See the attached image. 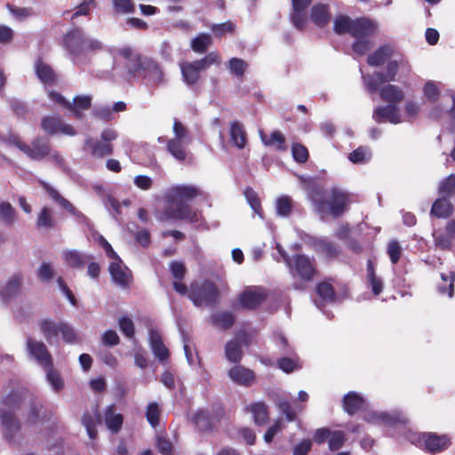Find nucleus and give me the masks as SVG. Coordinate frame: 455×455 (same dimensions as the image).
<instances>
[{
    "instance_id": "1",
    "label": "nucleus",
    "mask_w": 455,
    "mask_h": 455,
    "mask_svg": "<svg viewBox=\"0 0 455 455\" xmlns=\"http://www.w3.org/2000/svg\"><path fill=\"white\" fill-rule=\"evenodd\" d=\"M333 30L337 35L348 34L355 39L352 50L360 56L366 54L372 47V38L378 30L377 23L368 17L352 19L347 15H338L334 20Z\"/></svg>"
},
{
    "instance_id": "2",
    "label": "nucleus",
    "mask_w": 455,
    "mask_h": 455,
    "mask_svg": "<svg viewBox=\"0 0 455 455\" xmlns=\"http://www.w3.org/2000/svg\"><path fill=\"white\" fill-rule=\"evenodd\" d=\"M31 395L32 394L25 387H18L2 398L1 403L6 409L0 410V419L5 430L6 439L12 440L14 435L20 430V425L14 411H19Z\"/></svg>"
},
{
    "instance_id": "3",
    "label": "nucleus",
    "mask_w": 455,
    "mask_h": 455,
    "mask_svg": "<svg viewBox=\"0 0 455 455\" xmlns=\"http://www.w3.org/2000/svg\"><path fill=\"white\" fill-rule=\"evenodd\" d=\"M312 201L318 211L323 212L328 208L332 217L339 218L347 211L350 204V197L347 192L338 188H333L330 190L327 199L325 198L323 191H314L312 195Z\"/></svg>"
},
{
    "instance_id": "4",
    "label": "nucleus",
    "mask_w": 455,
    "mask_h": 455,
    "mask_svg": "<svg viewBox=\"0 0 455 455\" xmlns=\"http://www.w3.org/2000/svg\"><path fill=\"white\" fill-rule=\"evenodd\" d=\"M187 294L193 304L198 307H214L220 301L219 288L210 280L192 282Z\"/></svg>"
},
{
    "instance_id": "5",
    "label": "nucleus",
    "mask_w": 455,
    "mask_h": 455,
    "mask_svg": "<svg viewBox=\"0 0 455 455\" xmlns=\"http://www.w3.org/2000/svg\"><path fill=\"white\" fill-rule=\"evenodd\" d=\"M220 64V57L215 52H209L204 58L194 61L180 63L183 82L189 87L196 85L201 79V73L212 65Z\"/></svg>"
},
{
    "instance_id": "6",
    "label": "nucleus",
    "mask_w": 455,
    "mask_h": 455,
    "mask_svg": "<svg viewBox=\"0 0 455 455\" xmlns=\"http://www.w3.org/2000/svg\"><path fill=\"white\" fill-rule=\"evenodd\" d=\"M38 326L41 333L48 343H52L60 334L63 341L68 344L79 343L80 339L75 329L66 322H55L50 318L39 321Z\"/></svg>"
},
{
    "instance_id": "7",
    "label": "nucleus",
    "mask_w": 455,
    "mask_h": 455,
    "mask_svg": "<svg viewBox=\"0 0 455 455\" xmlns=\"http://www.w3.org/2000/svg\"><path fill=\"white\" fill-rule=\"evenodd\" d=\"M411 68L407 60L401 54L398 59L390 60L386 66V71H377L365 77L366 87L369 92H375L379 86L395 82L400 68Z\"/></svg>"
},
{
    "instance_id": "8",
    "label": "nucleus",
    "mask_w": 455,
    "mask_h": 455,
    "mask_svg": "<svg viewBox=\"0 0 455 455\" xmlns=\"http://www.w3.org/2000/svg\"><path fill=\"white\" fill-rule=\"evenodd\" d=\"M117 132L113 129H105L100 133V139L88 137L84 147L94 158H104L114 153L113 141L116 140Z\"/></svg>"
},
{
    "instance_id": "9",
    "label": "nucleus",
    "mask_w": 455,
    "mask_h": 455,
    "mask_svg": "<svg viewBox=\"0 0 455 455\" xmlns=\"http://www.w3.org/2000/svg\"><path fill=\"white\" fill-rule=\"evenodd\" d=\"M119 54L126 60L125 68L133 78H146V73L150 68L153 59L134 53L132 48L124 47Z\"/></svg>"
},
{
    "instance_id": "10",
    "label": "nucleus",
    "mask_w": 455,
    "mask_h": 455,
    "mask_svg": "<svg viewBox=\"0 0 455 455\" xmlns=\"http://www.w3.org/2000/svg\"><path fill=\"white\" fill-rule=\"evenodd\" d=\"M10 144L18 148L32 160L40 161L51 155V144L48 140L37 137L28 145L23 142L19 137L13 136L9 139Z\"/></svg>"
},
{
    "instance_id": "11",
    "label": "nucleus",
    "mask_w": 455,
    "mask_h": 455,
    "mask_svg": "<svg viewBox=\"0 0 455 455\" xmlns=\"http://www.w3.org/2000/svg\"><path fill=\"white\" fill-rule=\"evenodd\" d=\"M290 270L293 276L304 282H311L318 275L315 259L305 254H296L292 257Z\"/></svg>"
},
{
    "instance_id": "12",
    "label": "nucleus",
    "mask_w": 455,
    "mask_h": 455,
    "mask_svg": "<svg viewBox=\"0 0 455 455\" xmlns=\"http://www.w3.org/2000/svg\"><path fill=\"white\" fill-rule=\"evenodd\" d=\"M85 35L80 28H73L63 36L62 45L64 49L73 57L84 54V44Z\"/></svg>"
},
{
    "instance_id": "13",
    "label": "nucleus",
    "mask_w": 455,
    "mask_h": 455,
    "mask_svg": "<svg viewBox=\"0 0 455 455\" xmlns=\"http://www.w3.org/2000/svg\"><path fill=\"white\" fill-rule=\"evenodd\" d=\"M267 299V293L261 287H251L240 293L238 302L243 309L254 310Z\"/></svg>"
},
{
    "instance_id": "14",
    "label": "nucleus",
    "mask_w": 455,
    "mask_h": 455,
    "mask_svg": "<svg viewBox=\"0 0 455 455\" xmlns=\"http://www.w3.org/2000/svg\"><path fill=\"white\" fill-rule=\"evenodd\" d=\"M27 350L29 355L42 367L51 366L53 363L52 354L43 341L33 338L27 339Z\"/></svg>"
},
{
    "instance_id": "15",
    "label": "nucleus",
    "mask_w": 455,
    "mask_h": 455,
    "mask_svg": "<svg viewBox=\"0 0 455 455\" xmlns=\"http://www.w3.org/2000/svg\"><path fill=\"white\" fill-rule=\"evenodd\" d=\"M172 203L176 207H168L164 210V214L167 219L185 220L190 223L198 221V215L188 204L172 199Z\"/></svg>"
},
{
    "instance_id": "16",
    "label": "nucleus",
    "mask_w": 455,
    "mask_h": 455,
    "mask_svg": "<svg viewBox=\"0 0 455 455\" xmlns=\"http://www.w3.org/2000/svg\"><path fill=\"white\" fill-rule=\"evenodd\" d=\"M420 440L424 442L426 450L430 453H438L446 450L451 444V439L447 435L435 433H423Z\"/></svg>"
},
{
    "instance_id": "17",
    "label": "nucleus",
    "mask_w": 455,
    "mask_h": 455,
    "mask_svg": "<svg viewBox=\"0 0 455 455\" xmlns=\"http://www.w3.org/2000/svg\"><path fill=\"white\" fill-rule=\"evenodd\" d=\"M23 275L21 273L12 274L0 290V297L4 301L17 298L22 292Z\"/></svg>"
},
{
    "instance_id": "18",
    "label": "nucleus",
    "mask_w": 455,
    "mask_h": 455,
    "mask_svg": "<svg viewBox=\"0 0 455 455\" xmlns=\"http://www.w3.org/2000/svg\"><path fill=\"white\" fill-rule=\"evenodd\" d=\"M395 47L390 44H384L378 47L367 57V63L371 67H380L395 56Z\"/></svg>"
},
{
    "instance_id": "19",
    "label": "nucleus",
    "mask_w": 455,
    "mask_h": 455,
    "mask_svg": "<svg viewBox=\"0 0 455 455\" xmlns=\"http://www.w3.org/2000/svg\"><path fill=\"white\" fill-rule=\"evenodd\" d=\"M229 144L238 149H243L248 143V135L244 125L238 120L230 122Z\"/></svg>"
},
{
    "instance_id": "20",
    "label": "nucleus",
    "mask_w": 455,
    "mask_h": 455,
    "mask_svg": "<svg viewBox=\"0 0 455 455\" xmlns=\"http://www.w3.org/2000/svg\"><path fill=\"white\" fill-rule=\"evenodd\" d=\"M42 127L49 134L57 132L71 136L76 134L74 127L64 124L60 116H44L42 119Z\"/></svg>"
},
{
    "instance_id": "21",
    "label": "nucleus",
    "mask_w": 455,
    "mask_h": 455,
    "mask_svg": "<svg viewBox=\"0 0 455 455\" xmlns=\"http://www.w3.org/2000/svg\"><path fill=\"white\" fill-rule=\"evenodd\" d=\"M40 187L44 189L49 197L57 203L60 207L74 216H79L81 212L65 197H63L57 189L52 188L44 180L38 181Z\"/></svg>"
},
{
    "instance_id": "22",
    "label": "nucleus",
    "mask_w": 455,
    "mask_h": 455,
    "mask_svg": "<svg viewBox=\"0 0 455 455\" xmlns=\"http://www.w3.org/2000/svg\"><path fill=\"white\" fill-rule=\"evenodd\" d=\"M108 271L115 283L122 288H129L132 281V275L126 267L122 266V260L116 259L111 262L108 267Z\"/></svg>"
},
{
    "instance_id": "23",
    "label": "nucleus",
    "mask_w": 455,
    "mask_h": 455,
    "mask_svg": "<svg viewBox=\"0 0 455 455\" xmlns=\"http://www.w3.org/2000/svg\"><path fill=\"white\" fill-rule=\"evenodd\" d=\"M170 272L174 278L172 286L176 292L180 295H186L188 292V286L182 283L187 274L185 264L181 261L174 260L170 263Z\"/></svg>"
},
{
    "instance_id": "24",
    "label": "nucleus",
    "mask_w": 455,
    "mask_h": 455,
    "mask_svg": "<svg viewBox=\"0 0 455 455\" xmlns=\"http://www.w3.org/2000/svg\"><path fill=\"white\" fill-rule=\"evenodd\" d=\"M312 245L316 253L329 259L338 258L341 252L340 247L327 238H315Z\"/></svg>"
},
{
    "instance_id": "25",
    "label": "nucleus",
    "mask_w": 455,
    "mask_h": 455,
    "mask_svg": "<svg viewBox=\"0 0 455 455\" xmlns=\"http://www.w3.org/2000/svg\"><path fill=\"white\" fill-rule=\"evenodd\" d=\"M35 72L37 78L44 84L54 85L58 83V74L49 64L44 62L40 57L35 62Z\"/></svg>"
},
{
    "instance_id": "26",
    "label": "nucleus",
    "mask_w": 455,
    "mask_h": 455,
    "mask_svg": "<svg viewBox=\"0 0 455 455\" xmlns=\"http://www.w3.org/2000/svg\"><path fill=\"white\" fill-rule=\"evenodd\" d=\"M373 119L379 124L388 121L396 124L401 122L398 108L394 104L376 108L373 111Z\"/></svg>"
},
{
    "instance_id": "27",
    "label": "nucleus",
    "mask_w": 455,
    "mask_h": 455,
    "mask_svg": "<svg viewBox=\"0 0 455 455\" xmlns=\"http://www.w3.org/2000/svg\"><path fill=\"white\" fill-rule=\"evenodd\" d=\"M188 143L189 140L170 139L166 143V150L178 162L183 163L190 155L187 148Z\"/></svg>"
},
{
    "instance_id": "28",
    "label": "nucleus",
    "mask_w": 455,
    "mask_h": 455,
    "mask_svg": "<svg viewBox=\"0 0 455 455\" xmlns=\"http://www.w3.org/2000/svg\"><path fill=\"white\" fill-rule=\"evenodd\" d=\"M228 377L235 383L245 387L251 386L255 379L253 371L239 364L229 369Z\"/></svg>"
},
{
    "instance_id": "29",
    "label": "nucleus",
    "mask_w": 455,
    "mask_h": 455,
    "mask_svg": "<svg viewBox=\"0 0 455 455\" xmlns=\"http://www.w3.org/2000/svg\"><path fill=\"white\" fill-rule=\"evenodd\" d=\"M454 212V206L451 202V198L439 196L436 198L430 210V214L437 219H448Z\"/></svg>"
},
{
    "instance_id": "30",
    "label": "nucleus",
    "mask_w": 455,
    "mask_h": 455,
    "mask_svg": "<svg viewBox=\"0 0 455 455\" xmlns=\"http://www.w3.org/2000/svg\"><path fill=\"white\" fill-rule=\"evenodd\" d=\"M379 94L381 100L388 104L397 106L404 99L403 91L397 85L387 84L382 87L379 86Z\"/></svg>"
},
{
    "instance_id": "31",
    "label": "nucleus",
    "mask_w": 455,
    "mask_h": 455,
    "mask_svg": "<svg viewBox=\"0 0 455 455\" xmlns=\"http://www.w3.org/2000/svg\"><path fill=\"white\" fill-rule=\"evenodd\" d=\"M364 405V398L355 391H350L343 396V410L350 416L361 411Z\"/></svg>"
},
{
    "instance_id": "32",
    "label": "nucleus",
    "mask_w": 455,
    "mask_h": 455,
    "mask_svg": "<svg viewBox=\"0 0 455 455\" xmlns=\"http://www.w3.org/2000/svg\"><path fill=\"white\" fill-rule=\"evenodd\" d=\"M104 419L107 427L114 434L118 433L124 423V417L116 412V406L112 403L108 405L104 412Z\"/></svg>"
},
{
    "instance_id": "33",
    "label": "nucleus",
    "mask_w": 455,
    "mask_h": 455,
    "mask_svg": "<svg viewBox=\"0 0 455 455\" xmlns=\"http://www.w3.org/2000/svg\"><path fill=\"white\" fill-rule=\"evenodd\" d=\"M310 20L318 28L325 27L331 20L329 6L325 4H315L310 10Z\"/></svg>"
},
{
    "instance_id": "34",
    "label": "nucleus",
    "mask_w": 455,
    "mask_h": 455,
    "mask_svg": "<svg viewBox=\"0 0 455 455\" xmlns=\"http://www.w3.org/2000/svg\"><path fill=\"white\" fill-rule=\"evenodd\" d=\"M92 259V255L84 254L77 250H68L63 252L64 261L72 268H83Z\"/></svg>"
},
{
    "instance_id": "35",
    "label": "nucleus",
    "mask_w": 455,
    "mask_h": 455,
    "mask_svg": "<svg viewBox=\"0 0 455 455\" xmlns=\"http://www.w3.org/2000/svg\"><path fill=\"white\" fill-rule=\"evenodd\" d=\"M366 280L367 285L371 288L374 296H379L383 291L384 283L382 278L376 275L374 264L371 259L367 260Z\"/></svg>"
},
{
    "instance_id": "36",
    "label": "nucleus",
    "mask_w": 455,
    "mask_h": 455,
    "mask_svg": "<svg viewBox=\"0 0 455 455\" xmlns=\"http://www.w3.org/2000/svg\"><path fill=\"white\" fill-rule=\"evenodd\" d=\"M260 140L265 146L272 147L277 151L283 152L287 149L286 139L280 131H274L269 135L261 132Z\"/></svg>"
},
{
    "instance_id": "37",
    "label": "nucleus",
    "mask_w": 455,
    "mask_h": 455,
    "mask_svg": "<svg viewBox=\"0 0 455 455\" xmlns=\"http://www.w3.org/2000/svg\"><path fill=\"white\" fill-rule=\"evenodd\" d=\"M243 352L242 343L237 339H232L225 346V356L232 363L238 364L243 359Z\"/></svg>"
},
{
    "instance_id": "38",
    "label": "nucleus",
    "mask_w": 455,
    "mask_h": 455,
    "mask_svg": "<svg viewBox=\"0 0 455 455\" xmlns=\"http://www.w3.org/2000/svg\"><path fill=\"white\" fill-rule=\"evenodd\" d=\"M210 322L213 326L227 331L235 324V316L228 311L218 312L211 315Z\"/></svg>"
},
{
    "instance_id": "39",
    "label": "nucleus",
    "mask_w": 455,
    "mask_h": 455,
    "mask_svg": "<svg viewBox=\"0 0 455 455\" xmlns=\"http://www.w3.org/2000/svg\"><path fill=\"white\" fill-rule=\"evenodd\" d=\"M203 191L195 186L181 185L172 188V199L181 202L202 196Z\"/></svg>"
},
{
    "instance_id": "40",
    "label": "nucleus",
    "mask_w": 455,
    "mask_h": 455,
    "mask_svg": "<svg viewBox=\"0 0 455 455\" xmlns=\"http://www.w3.org/2000/svg\"><path fill=\"white\" fill-rule=\"evenodd\" d=\"M28 410L25 414V424L33 425L41 420L42 403L32 395L28 400Z\"/></svg>"
},
{
    "instance_id": "41",
    "label": "nucleus",
    "mask_w": 455,
    "mask_h": 455,
    "mask_svg": "<svg viewBox=\"0 0 455 455\" xmlns=\"http://www.w3.org/2000/svg\"><path fill=\"white\" fill-rule=\"evenodd\" d=\"M193 423L201 432H208L213 429L212 419L210 416L209 411L205 410H198L193 415Z\"/></svg>"
},
{
    "instance_id": "42",
    "label": "nucleus",
    "mask_w": 455,
    "mask_h": 455,
    "mask_svg": "<svg viewBox=\"0 0 455 455\" xmlns=\"http://www.w3.org/2000/svg\"><path fill=\"white\" fill-rule=\"evenodd\" d=\"M250 411L252 413L254 423L261 426L268 421V408L263 402L251 403L249 406Z\"/></svg>"
},
{
    "instance_id": "43",
    "label": "nucleus",
    "mask_w": 455,
    "mask_h": 455,
    "mask_svg": "<svg viewBox=\"0 0 455 455\" xmlns=\"http://www.w3.org/2000/svg\"><path fill=\"white\" fill-rule=\"evenodd\" d=\"M46 374V379L52 386V389L59 393L64 387V380L58 370L54 368L53 363L51 366L43 368Z\"/></svg>"
},
{
    "instance_id": "44",
    "label": "nucleus",
    "mask_w": 455,
    "mask_h": 455,
    "mask_svg": "<svg viewBox=\"0 0 455 455\" xmlns=\"http://www.w3.org/2000/svg\"><path fill=\"white\" fill-rule=\"evenodd\" d=\"M92 106V98L90 96H76L73 100V104L68 108V110L72 111L76 118L82 117L80 110H87Z\"/></svg>"
},
{
    "instance_id": "45",
    "label": "nucleus",
    "mask_w": 455,
    "mask_h": 455,
    "mask_svg": "<svg viewBox=\"0 0 455 455\" xmlns=\"http://www.w3.org/2000/svg\"><path fill=\"white\" fill-rule=\"evenodd\" d=\"M371 157V152L368 147L360 146L355 150H353L349 156L348 159L355 164H363L370 161Z\"/></svg>"
},
{
    "instance_id": "46",
    "label": "nucleus",
    "mask_w": 455,
    "mask_h": 455,
    "mask_svg": "<svg viewBox=\"0 0 455 455\" xmlns=\"http://www.w3.org/2000/svg\"><path fill=\"white\" fill-rule=\"evenodd\" d=\"M438 195L451 198L455 196V174H450L443 179L438 187Z\"/></svg>"
},
{
    "instance_id": "47",
    "label": "nucleus",
    "mask_w": 455,
    "mask_h": 455,
    "mask_svg": "<svg viewBox=\"0 0 455 455\" xmlns=\"http://www.w3.org/2000/svg\"><path fill=\"white\" fill-rule=\"evenodd\" d=\"M56 220L52 216V211L48 207L42 208L36 220L38 228H52L55 227Z\"/></svg>"
},
{
    "instance_id": "48",
    "label": "nucleus",
    "mask_w": 455,
    "mask_h": 455,
    "mask_svg": "<svg viewBox=\"0 0 455 455\" xmlns=\"http://www.w3.org/2000/svg\"><path fill=\"white\" fill-rule=\"evenodd\" d=\"M433 239L435 246L441 251H452L453 239L445 232L434 231Z\"/></svg>"
},
{
    "instance_id": "49",
    "label": "nucleus",
    "mask_w": 455,
    "mask_h": 455,
    "mask_svg": "<svg viewBox=\"0 0 455 455\" xmlns=\"http://www.w3.org/2000/svg\"><path fill=\"white\" fill-rule=\"evenodd\" d=\"M212 44V37L210 35L202 33L191 42V48L198 53H204L208 47Z\"/></svg>"
},
{
    "instance_id": "50",
    "label": "nucleus",
    "mask_w": 455,
    "mask_h": 455,
    "mask_svg": "<svg viewBox=\"0 0 455 455\" xmlns=\"http://www.w3.org/2000/svg\"><path fill=\"white\" fill-rule=\"evenodd\" d=\"M317 294L328 302H333L336 299V292L331 283L328 282H320L316 285Z\"/></svg>"
},
{
    "instance_id": "51",
    "label": "nucleus",
    "mask_w": 455,
    "mask_h": 455,
    "mask_svg": "<svg viewBox=\"0 0 455 455\" xmlns=\"http://www.w3.org/2000/svg\"><path fill=\"white\" fill-rule=\"evenodd\" d=\"M16 212L8 202L0 203V220L6 225L11 226L15 222Z\"/></svg>"
},
{
    "instance_id": "52",
    "label": "nucleus",
    "mask_w": 455,
    "mask_h": 455,
    "mask_svg": "<svg viewBox=\"0 0 455 455\" xmlns=\"http://www.w3.org/2000/svg\"><path fill=\"white\" fill-rule=\"evenodd\" d=\"M160 416L161 409L158 403L156 402L149 403L146 411V418L152 427L156 428L159 426Z\"/></svg>"
},
{
    "instance_id": "53",
    "label": "nucleus",
    "mask_w": 455,
    "mask_h": 455,
    "mask_svg": "<svg viewBox=\"0 0 455 455\" xmlns=\"http://www.w3.org/2000/svg\"><path fill=\"white\" fill-rule=\"evenodd\" d=\"M164 74L160 68L159 64L153 60L150 68L146 73V78L148 79L149 82L153 83L156 85H159L164 82Z\"/></svg>"
},
{
    "instance_id": "54",
    "label": "nucleus",
    "mask_w": 455,
    "mask_h": 455,
    "mask_svg": "<svg viewBox=\"0 0 455 455\" xmlns=\"http://www.w3.org/2000/svg\"><path fill=\"white\" fill-rule=\"evenodd\" d=\"M292 200L287 196H283L276 201V212L279 216L288 217L292 212Z\"/></svg>"
},
{
    "instance_id": "55",
    "label": "nucleus",
    "mask_w": 455,
    "mask_h": 455,
    "mask_svg": "<svg viewBox=\"0 0 455 455\" xmlns=\"http://www.w3.org/2000/svg\"><path fill=\"white\" fill-rule=\"evenodd\" d=\"M347 438L343 431L335 430L331 431L330 438L328 440L329 449L331 451H337L340 449L345 443Z\"/></svg>"
},
{
    "instance_id": "56",
    "label": "nucleus",
    "mask_w": 455,
    "mask_h": 455,
    "mask_svg": "<svg viewBox=\"0 0 455 455\" xmlns=\"http://www.w3.org/2000/svg\"><path fill=\"white\" fill-rule=\"evenodd\" d=\"M248 65L247 63L239 58H232L228 62V68L232 74L237 77L243 76Z\"/></svg>"
},
{
    "instance_id": "57",
    "label": "nucleus",
    "mask_w": 455,
    "mask_h": 455,
    "mask_svg": "<svg viewBox=\"0 0 455 455\" xmlns=\"http://www.w3.org/2000/svg\"><path fill=\"white\" fill-rule=\"evenodd\" d=\"M293 159L299 164H304L308 160L309 153L307 148L300 143H293L291 146Z\"/></svg>"
},
{
    "instance_id": "58",
    "label": "nucleus",
    "mask_w": 455,
    "mask_h": 455,
    "mask_svg": "<svg viewBox=\"0 0 455 455\" xmlns=\"http://www.w3.org/2000/svg\"><path fill=\"white\" fill-rule=\"evenodd\" d=\"M244 196L252 210L256 213L260 214L262 212V207L257 193L251 188L248 187L244 190Z\"/></svg>"
},
{
    "instance_id": "59",
    "label": "nucleus",
    "mask_w": 455,
    "mask_h": 455,
    "mask_svg": "<svg viewBox=\"0 0 455 455\" xmlns=\"http://www.w3.org/2000/svg\"><path fill=\"white\" fill-rule=\"evenodd\" d=\"M97 4L95 0H84L76 9L71 16V20L79 16H87L90 14L91 10L96 8Z\"/></svg>"
},
{
    "instance_id": "60",
    "label": "nucleus",
    "mask_w": 455,
    "mask_h": 455,
    "mask_svg": "<svg viewBox=\"0 0 455 455\" xmlns=\"http://www.w3.org/2000/svg\"><path fill=\"white\" fill-rule=\"evenodd\" d=\"M82 423L86 428L87 434L91 439H95L98 435V431L96 428V423L90 412H84L82 417Z\"/></svg>"
},
{
    "instance_id": "61",
    "label": "nucleus",
    "mask_w": 455,
    "mask_h": 455,
    "mask_svg": "<svg viewBox=\"0 0 455 455\" xmlns=\"http://www.w3.org/2000/svg\"><path fill=\"white\" fill-rule=\"evenodd\" d=\"M120 331L123 332L124 336L129 339L134 338L135 335V328L134 323L131 318L128 316H122L118 321Z\"/></svg>"
},
{
    "instance_id": "62",
    "label": "nucleus",
    "mask_w": 455,
    "mask_h": 455,
    "mask_svg": "<svg viewBox=\"0 0 455 455\" xmlns=\"http://www.w3.org/2000/svg\"><path fill=\"white\" fill-rule=\"evenodd\" d=\"M291 20L294 27L299 30H304L307 24L306 11L292 10Z\"/></svg>"
},
{
    "instance_id": "63",
    "label": "nucleus",
    "mask_w": 455,
    "mask_h": 455,
    "mask_svg": "<svg viewBox=\"0 0 455 455\" xmlns=\"http://www.w3.org/2000/svg\"><path fill=\"white\" fill-rule=\"evenodd\" d=\"M387 255L392 264H396L402 256V248L396 240H392L387 245Z\"/></svg>"
},
{
    "instance_id": "64",
    "label": "nucleus",
    "mask_w": 455,
    "mask_h": 455,
    "mask_svg": "<svg viewBox=\"0 0 455 455\" xmlns=\"http://www.w3.org/2000/svg\"><path fill=\"white\" fill-rule=\"evenodd\" d=\"M279 411L285 415L287 421L291 422L296 419V412L292 409L291 403L286 399H281L277 403Z\"/></svg>"
}]
</instances>
